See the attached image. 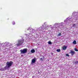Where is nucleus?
Segmentation results:
<instances>
[{
  "instance_id": "obj_1",
  "label": "nucleus",
  "mask_w": 78,
  "mask_h": 78,
  "mask_svg": "<svg viewBox=\"0 0 78 78\" xmlns=\"http://www.w3.org/2000/svg\"><path fill=\"white\" fill-rule=\"evenodd\" d=\"M10 45L11 44L7 42L0 43V51L5 50V47H10Z\"/></svg>"
},
{
  "instance_id": "obj_2",
  "label": "nucleus",
  "mask_w": 78,
  "mask_h": 78,
  "mask_svg": "<svg viewBox=\"0 0 78 78\" xmlns=\"http://www.w3.org/2000/svg\"><path fill=\"white\" fill-rule=\"evenodd\" d=\"M70 19L69 17H68L66 19V20H65L63 25V23H58V26H63V27H64V26H66V25H69V24L72 22V20Z\"/></svg>"
},
{
  "instance_id": "obj_3",
  "label": "nucleus",
  "mask_w": 78,
  "mask_h": 78,
  "mask_svg": "<svg viewBox=\"0 0 78 78\" xmlns=\"http://www.w3.org/2000/svg\"><path fill=\"white\" fill-rule=\"evenodd\" d=\"M77 12H74L73 13V17L71 18H69L70 19V20H72V22H73V21H74V20H78V16L77 15Z\"/></svg>"
},
{
  "instance_id": "obj_4",
  "label": "nucleus",
  "mask_w": 78,
  "mask_h": 78,
  "mask_svg": "<svg viewBox=\"0 0 78 78\" xmlns=\"http://www.w3.org/2000/svg\"><path fill=\"white\" fill-rule=\"evenodd\" d=\"M50 27V26L48 25L47 26H45V27H44V25H43L42 26L41 28H39L37 30V31H42V30H44V29L46 30L47 29V28H48V27Z\"/></svg>"
},
{
  "instance_id": "obj_5",
  "label": "nucleus",
  "mask_w": 78,
  "mask_h": 78,
  "mask_svg": "<svg viewBox=\"0 0 78 78\" xmlns=\"http://www.w3.org/2000/svg\"><path fill=\"white\" fill-rule=\"evenodd\" d=\"M13 64V62L12 61L7 62L6 66L9 69L10 68Z\"/></svg>"
},
{
  "instance_id": "obj_6",
  "label": "nucleus",
  "mask_w": 78,
  "mask_h": 78,
  "mask_svg": "<svg viewBox=\"0 0 78 78\" xmlns=\"http://www.w3.org/2000/svg\"><path fill=\"white\" fill-rule=\"evenodd\" d=\"M23 42H24V39L23 38H22L20 40H18L16 45H17V46L22 45Z\"/></svg>"
},
{
  "instance_id": "obj_7",
  "label": "nucleus",
  "mask_w": 78,
  "mask_h": 78,
  "mask_svg": "<svg viewBox=\"0 0 78 78\" xmlns=\"http://www.w3.org/2000/svg\"><path fill=\"white\" fill-rule=\"evenodd\" d=\"M30 34H25V35L27 37L25 38V39L26 40V41H27H27H30V40H31L32 39V38H31L30 37V36H31V35Z\"/></svg>"
},
{
  "instance_id": "obj_8",
  "label": "nucleus",
  "mask_w": 78,
  "mask_h": 78,
  "mask_svg": "<svg viewBox=\"0 0 78 78\" xmlns=\"http://www.w3.org/2000/svg\"><path fill=\"white\" fill-rule=\"evenodd\" d=\"M27 51H28V49L27 48L20 50L21 54H25L27 52Z\"/></svg>"
},
{
  "instance_id": "obj_9",
  "label": "nucleus",
  "mask_w": 78,
  "mask_h": 78,
  "mask_svg": "<svg viewBox=\"0 0 78 78\" xmlns=\"http://www.w3.org/2000/svg\"><path fill=\"white\" fill-rule=\"evenodd\" d=\"M13 49V48H12V47L10 48H8L6 47H5V50H5L6 52H8V51H11V50H12Z\"/></svg>"
},
{
  "instance_id": "obj_10",
  "label": "nucleus",
  "mask_w": 78,
  "mask_h": 78,
  "mask_svg": "<svg viewBox=\"0 0 78 78\" xmlns=\"http://www.w3.org/2000/svg\"><path fill=\"white\" fill-rule=\"evenodd\" d=\"M9 68H7L6 66L4 68L1 69V71H5L6 70L8 69Z\"/></svg>"
},
{
  "instance_id": "obj_11",
  "label": "nucleus",
  "mask_w": 78,
  "mask_h": 78,
  "mask_svg": "<svg viewBox=\"0 0 78 78\" xmlns=\"http://www.w3.org/2000/svg\"><path fill=\"white\" fill-rule=\"evenodd\" d=\"M36 58H34V59H32L31 62V64H33V63L36 62Z\"/></svg>"
},
{
  "instance_id": "obj_12",
  "label": "nucleus",
  "mask_w": 78,
  "mask_h": 78,
  "mask_svg": "<svg viewBox=\"0 0 78 78\" xmlns=\"http://www.w3.org/2000/svg\"><path fill=\"white\" fill-rule=\"evenodd\" d=\"M31 30H32V32H31V33H29V34H30V35H31L33 33H35V32H36V30H35L34 29H31Z\"/></svg>"
},
{
  "instance_id": "obj_13",
  "label": "nucleus",
  "mask_w": 78,
  "mask_h": 78,
  "mask_svg": "<svg viewBox=\"0 0 78 78\" xmlns=\"http://www.w3.org/2000/svg\"><path fill=\"white\" fill-rule=\"evenodd\" d=\"M75 52L73 51H71L70 53L72 55H73L75 54Z\"/></svg>"
},
{
  "instance_id": "obj_14",
  "label": "nucleus",
  "mask_w": 78,
  "mask_h": 78,
  "mask_svg": "<svg viewBox=\"0 0 78 78\" xmlns=\"http://www.w3.org/2000/svg\"><path fill=\"white\" fill-rule=\"evenodd\" d=\"M67 46L66 47V46H64L63 47V50H66V49H67Z\"/></svg>"
},
{
  "instance_id": "obj_15",
  "label": "nucleus",
  "mask_w": 78,
  "mask_h": 78,
  "mask_svg": "<svg viewBox=\"0 0 78 78\" xmlns=\"http://www.w3.org/2000/svg\"><path fill=\"white\" fill-rule=\"evenodd\" d=\"M30 51L32 53H35V50L34 49H32Z\"/></svg>"
},
{
  "instance_id": "obj_16",
  "label": "nucleus",
  "mask_w": 78,
  "mask_h": 78,
  "mask_svg": "<svg viewBox=\"0 0 78 78\" xmlns=\"http://www.w3.org/2000/svg\"><path fill=\"white\" fill-rule=\"evenodd\" d=\"M73 44H76V41L75 40L73 42Z\"/></svg>"
},
{
  "instance_id": "obj_17",
  "label": "nucleus",
  "mask_w": 78,
  "mask_h": 78,
  "mask_svg": "<svg viewBox=\"0 0 78 78\" xmlns=\"http://www.w3.org/2000/svg\"><path fill=\"white\" fill-rule=\"evenodd\" d=\"M48 44H49V45H51V44H52V43H51V42L50 41H49L48 42Z\"/></svg>"
},
{
  "instance_id": "obj_18",
  "label": "nucleus",
  "mask_w": 78,
  "mask_h": 78,
  "mask_svg": "<svg viewBox=\"0 0 78 78\" xmlns=\"http://www.w3.org/2000/svg\"><path fill=\"white\" fill-rule=\"evenodd\" d=\"M58 23H55L54 25V26H58Z\"/></svg>"
},
{
  "instance_id": "obj_19",
  "label": "nucleus",
  "mask_w": 78,
  "mask_h": 78,
  "mask_svg": "<svg viewBox=\"0 0 78 78\" xmlns=\"http://www.w3.org/2000/svg\"><path fill=\"white\" fill-rule=\"evenodd\" d=\"M76 27V24H73L72 27Z\"/></svg>"
},
{
  "instance_id": "obj_20",
  "label": "nucleus",
  "mask_w": 78,
  "mask_h": 78,
  "mask_svg": "<svg viewBox=\"0 0 78 78\" xmlns=\"http://www.w3.org/2000/svg\"><path fill=\"white\" fill-rule=\"evenodd\" d=\"M57 51H58V52H60V51H61V50L60 49H57Z\"/></svg>"
},
{
  "instance_id": "obj_21",
  "label": "nucleus",
  "mask_w": 78,
  "mask_h": 78,
  "mask_svg": "<svg viewBox=\"0 0 78 78\" xmlns=\"http://www.w3.org/2000/svg\"><path fill=\"white\" fill-rule=\"evenodd\" d=\"M75 64H78V61H76L75 62Z\"/></svg>"
},
{
  "instance_id": "obj_22",
  "label": "nucleus",
  "mask_w": 78,
  "mask_h": 78,
  "mask_svg": "<svg viewBox=\"0 0 78 78\" xmlns=\"http://www.w3.org/2000/svg\"><path fill=\"white\" fill-rule=\"evenodd\" d=\"M61 33H59V34H58V36H61Z\"/></svg>"
},
{
  "instance_id": "obj_23",
  "label": "nucleus",
  "mask_w": 78,
  "mask_h": 78,
  "mask_svg": "<svg viewBox=\"0 0 78 78\" xmlns=\"http://www.w3.org/2000/svg\"><path fill=\"white\" fill-rule=\"evenodd\" d=\"M15 24H16V23H15V22H12V24L13 25H15Z\"/></svg>"
},
{
  "instance_id": "obj_24",
  "label": "nucleus",
  "mask_w": 78,
  "mask_h": 78,
  "mask_svg": "<svg viewBox=\"0 0 78 78\" xmlns=\"http://www.w3.org/2000/svg\"><path fill=\"white\" fill-rule=\"evenodd\" d=\"M30 27H29V28H28L27 29V30H30Z\"/></svg>"
},
{
  "instance_id": "obj_25",
  "label": "nucleus",
  "mask_w": 78,
  "mask_h": 78,
  "mask_svg": "<svg viewBox=\"0 0 78 78\" xmlns=\"http://www.w3.org/2000/svg\"><path fill=\"white\" fill-rule=\"evenodd\" d=\"M40 60H42V61H43V59H42V58H40Z\"/></svg>"
},
{
  "instance_id": "obj_26",
  "label": "nucleus",
  "mask_w": 78,
  "mask_h": 78,
  "mask_svg": "<svg viewBox=\"0 0 78 78\" xmlns=\"http://www.w3.org/2000/svg\"><path fill=\"white\" fill-rule=\"evenodd\" d=\"M66 56H69V55L68 54H66Z\"/></svg>"
},
{
  "instance_id": "obj_27",
  "label": "nucleus",
  "mask_w": 78,
  "mask_h": 78,
  "mask_svg": "<svg viewBox=\"0 0 78 78\" xmlns=\"http://www.w3.org/2000/svg\"><path fill=\"white\" fill-rule=\"evenodd\" d=\"M35 34H36L37 36V35H38V34H37L36 33H35Z\"/></svg>"
},
{
  "instance_id": "obj_28",
  "label": "nucleus",
  "mask_w": 78,
  "mask_h": 78,
  "mask_svg": "<svg viewBox=\"0 0 78 78\" xmlns=\"http://www.w3.org/2000/svg\"><path fill=\"white\" fill-rule=\"evenodd\" d=\"M75 51H78V50H77V49H76V50H75Z\"/></svg>"
},
{
  "instance_id": "obj_29",
  "label": "nucleus",
  "mask_w": 78,
  "mask_h": 78,
  "mask_svg": "<svg viewBox=\"0 0 78 78\" xmlns=\"http://www.w3.org/2000/svg\"><path fill=\"white\" fill-rule=\"evenodd\" d=\"M44 25H45V24H46V23H44Z\"/></svg>"
},
{
  "instance_id": "obj_30",
  "label": "nucleus",
  "mask_w": 78,
  "mask_h": 78,
  "mask_svg": "<svg viewBox=\"0 0 78 78\" xmlns=\"http://www.w3.org/2000/svg\"><path fill=\"white\" fill-rule=\"evenodd\" d=\"M51 55H53V53H51Z\"/></svg>"
},
{
  "instance_id": "obj_31",
  "label": "nucleus",
  "mask_w": 78,
  "mask_h": 78,
  "mask_svg": "<svg viewBox=\"0 0 78 78\" xmlns=\"http://www.w3.org/2000/svg\"><path fill=\"white\" fill-rule=\"evenodd\" d=\"M50 26H51V25H50Z\"/></svg>"
}]
</instances>
